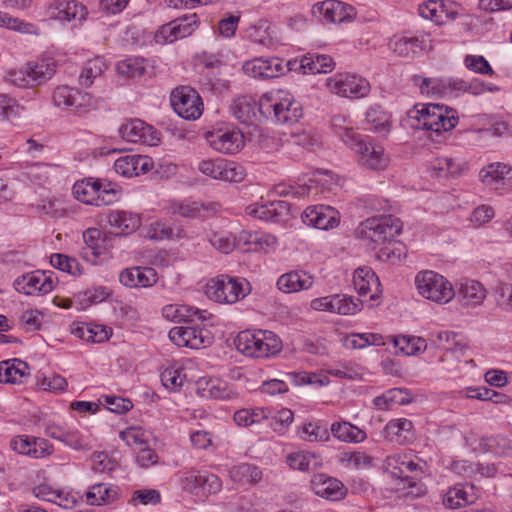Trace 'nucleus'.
Instances as JSON below:
<instances>
[{
	"label": "nucleus",
	"mask_w": 512,
	"mask_h": 512,
	"mask_svg": "<svg viewBox=\"0 0 512 512\" xmlns=\"http://www.w3.org/2000/svg\"><path fill=\"white\" fill-rule=\"evenodd\" d=\"M402 230V222L392 215L371 217L359 224L356 236L376 253L377 259L395 263L401 260L403 247L394 239Z\"/></svg>",
	"instance_id": "nucleus-1"
},
{
	"label": "nucleus",
	"mask_w": 512,
	"mask_h": 512,
	"mask_svg": "<svg viewBox=\"0 0 512 512\" xmlns=\"http://www.w3.org/2000/svg\"><path fill=\"white\" fill-rule=\"evenodd\" d=\"M258 110L260 116L282 125H293L303 116L302 105L291 94L281 90L263 94L259 98Z\"/></svg>",
	"instance_id": "nucleus-2"
},
{
	"label": "nucleus",
	"mask_w": 512,
	"mask_h": 512,
	"mask_svg": "<svg viewBox=\"0 0 512 512\" xmlns=\"http://www.w3.org/2000/svg\"><path fill=\"white\" fill-rule=\"evenodd\" d=\"M448 107L439 104H416L407 112V125L415 130L430 131V137L435 142L445 140V117Z\"/></svg>",
	"instance_id": "nucleus-3"
},
{
	"label": "nucleus",
	"mask_w": 512,
	"mask_h": 512,
	"mask_svg": "<svg viewBox=\"0 0 512 512\" xmlns=\"http://www.w3.org/2000/svg\"><path fill=\"white\" fill-rule=\"evenodd\" d=\"M234 344L240 353L255 358H267L282 349L280 338L267 330L241 331L236 336Z\"/></svg>",
	"instance_id": "nucleus-4"
},
{
	"label": "nucleus",
	"mask_w": 512,
	"mask_h": 512,
	"mask_svg": "<svg viewBox=\"0 0 512 512\" xmlns=\"http://www.w3.org/2000/svg\"><path fill=\"white\" fill-rule=\"evenodd\" d=\"M74 197L88 205L107 206L120 197V188L110 182L87 178L73 185Z\"/></svg>",
	"instance_id": "nucleus-5"
},
{
	"label": "nucleus",
	"mask_w": 512,
	"mask_h": 512,
	"mask_svg": "<svg viewBox=\"0 0 512 512\" xmlns=\"http://www.w3.org/2000/svg\"><path fill=\"white\" fill-rule=\"evenodd\" d=\"M251 292V285L245 278L221 274L210 279L205 287L206 295L219 303L233 304Z\"/></svg>",
	"instance_id": "nucleus-6"
},
{
	"label": "nucleus",
	"mask_w": 512,
	"mask_h": 512,
	"mask_svg": "<svg viewBox=\"0 0 512 512\" xmlns=\"http://www.w3.org/2000/svg\"><path fill=\"white\" fill-rule=\"evenodd\" d=\"M52 102L62 110H71L78 115H84L97 108V102L91 94L77 88L61 85L54 89Z\"/></svg>",
	"instance_id": "nucleus-7"
},
{
	"label": "nucleus",
	"mask_w": 512,
	"mask_h": 512,
	"mask_svg": "<svg viewBox=\"0 0 512 512\" xmlns=\"http://www.w3.org/2000/svg\"><path fill=\"white\" fill-rule=\"evenodd\" d=\"M186 326H176L170 329L169 339L179 347L191 349H202L209 347L214 336L212 332L204 325L186 323Z\"/></svg>",
	"instance_id": "nucleus-8"
},
{
	"label": "nucleus",
	"mask_w": 512,
	"mask_h": 512,
	"mask_svg": "<svg viewBox=\"0 0 512 512\" xmlns=\"http://www.w3.org/2000/svg\"><path fill=\"white\" fill-rule=\"evenodd\" d=\"M180 482L183 490L198 497H208L222 489L221 479L206 470L186 471L182 474Z\"/></svg>",
	"instance_id": "nucleus-9"
},
{
	"label": "nucleus",
	"mask_w": 512,
	"mask_h": 512,
	"mask_svg": "<svg viewBox=\"0 0 512 512\" xmlns=\"http://www.w3.org/2000/svg\"><path fill=\"white\" fill-rule=\"evenodd\" d=\"M329 91L341 97L363 98L370 92L369 82L355 74L337 73L326 80Z\"/></svg>",
	"instance_id": "nucleus-10"
},
{
	"label": "nucleus",
	"mask_w": 512,
	"mask_h": 512,
	"mask_svg": "<svg viewBox=\"0 0 512 512\" xmlns=\"http://www.w3.org/2000/svg\"><path fill=\"white\" fill-rule=\"evenodd\" d=\"M171 105L183 119L195 120L203 112V102L198 92L187 86L176 88L171 94Z\"/></svg>",
	"instance_id": "nucleus-11"
},
{
	"label": "nucleus",
	"mask_w": 512,
	"mask_h": 512,
	"mask_svg": "<svg viewBox=\"0 0 512 512\" xmlns=\"http://www.w3.org/2000/svg\"><path fill=\"white\" fill-rule=\"evenodd\" d=\"M296 64L297 61L284 63L282 59L275 57L269 59L255 58L245 62L243 70L245 74L253 78L271 79L283 75L286 68L288 70L295 69Z\"/></svg>",
	"instance_id": "nucleus-12"
},
{
	"label": "nucleus",
	"mask_w": 512,
	"mask_h": 512,
	"mask_svg": "<svg viewBox=\"0 0 512 512\" xmlns=\"http://www.w3.org/2000/svg\"><path fill=\"white\" fill-rule=\"evenodd\" d=\"M358 164L368 170L382 171L389 165V157L381 144L373 141L358 143L355 148Z\"/></svg>",
	"instance_id": "nucleus-13"
},
{
	"label": "nucleus",
	"mask_w": 512,
	"mask_h": 512,
	"mask_svg": "<svg viewBox=\"0 0 512 512\" xmlns=\"http://www.w3.org/2000/svg\"><path fill=\"white\" fill-rule=\"evenodd\" d=\"M312 14L330 23H343L354 19L356 10L353 6L338 0H325L312 6Z\"/></svg>",
	"instance_id": "nucleus-14"
},
{
	"label": "nucleus",
	"mask_w": 512,
	"mask_h": 512,
	"mask_svg": "<svg viewBox=\"0 0 512 512\" xmlns=\"http://www.w3.org/2000/svg\"><path fill=\"white\" fill-rule=\"evenodd\" d=\"M208 144L223 154H234L244 146V136L238 129H217L205 134Z\"/></svg>",
	"instance_id": "nucleus-15"
},
{
	"label": "nucleus",
	"mask_w": 512,
	"mask_h": 512,
	"mask_svg": "<svg viewBox=\"0 0 512 512\" xmlns=\"http://www.w3.org/2000/svg\"><path fill=\"white\" fill-rule=\"evenodd\" d=\"M416 288L420 295L431 301L441 303L446 295V279L431 270L419 272L415 277Z\"/></svg>",
	"instance_id": "nucleus-16"
},
{
	"label": "nucleus",
	"mask_w": 512,
	"mask_h": 512,
	"mask_svg": "<svg viewBox=\"0 0 512 512\" xmlns=\"http://www.w3.org/2000/svg\"><path fill=\"white\" fill-rule=\"evenodd\" d=\"M121 138L131 143L156 145L160 140L159 133L140 119H131L119 128Z\"/></svg>",
	"instance_id": "nucleus-17"
},
{
	"label": "nucleus",
	"mask_w": 512,
	"mask_h": 512,
	"mask_svg": "<svg viewBox=\"0 0 512 512\" xmlns=\"http://www.w3.org/2000/svg\"><path fill=\"white\" fill-rule=\"evenodd\" d=\"M13 285L16 291L25 295H45L54 288L51 276L39 270L16 278Z\"/></svg>",
	"instance_id": "nucleus-18"
},
{
	"label": "nucleus",
	"mask_w": 512,
	"mask_h": 512,
	"mask_svg": "<svg viewBox=\"0 0 512 512\" xmlns=\"http://www.w3.org/2000/svg\"><path fill=\"white\" fill-rule=\"evenodd\" d=\"M302 220L309 226L328 230L339 224V212L327 205L309 206L304 210Z\"/></svg>",
	"instance_id": "nucleus-19"
},
{
	"label": "nucleus",
	"mask_w": 512,
	"mask_h": 512,
	"mask_svg": "<svg viewBox=\"0 0 512 512\" xmlns=\"http://www.w3.org/2000/svg\"><path fill=\"white\" fill-rule=\"evenodd\" d=\"M353 283L360 296L370 294V306L377 305L375 302L381 294V284L376 273L370 267H360L355 270Z\"/></svg>",
	"instance_id": "nucleus-20"
},
{
	"label": "nucleus",
	"mask_w": 512,
	"mask_h": 512,
	"mask_svg": "<svg viewBox=\"0 0 512 512\" xmlns=\"http://www.w3.org/2000/svg\"><path fill=\"white\" fill-rule=\"evenodd\" d=\"M482 183L495 191L507 189L512 185V170L503 163H491L479 173Z\"/></svg>",
	"instance_id": "nucleus-21"
},
{
	"label": "nucleus",
	"mask_w": 512,
	"mask_h": 512,
	"mask_svg": "<svg viewBox=\"0 0 512 512\" xmlns=\"http://www.w3.org/2000/svg\"><path fill=\"white\" fill-rule=\"evenodd\" d=\"M424 37L411 32L395 34L389 41V48L399 57L414 58L424 49Z\"/></svg>",
	"instance_id": "nucleus-22"
},
{
	"label": "nucleus",
	"mask_w": 512,
	"mask_h": 512,
	"mask_svg": "<svg viewBox=\"0 0 512 512\" xmlns=\"http://www.w3.org/2000/svg\"><path fill=\"white\" fill-rule=\"evenodd\" d=\"M311 488L317 496L331 501L342 500L347 494V488L341 481L325 474L314 475Z\"/></svg>",
	"instance_id": "nucleus-23"
},
{
	"label": "nucleus",
	"mask_w": 512,
	"mask_h": 512,
	"mask_svg": "<svg viewBox=\"0 0 512 512\" xmlns=\"http://www.w3.org/2000/svg\"><path fill=\"white\" fill-rule=\"evenodd\" d=\"M290 204L287 201L277 200L264 204H251L246 208V214L264 221L278 222L288 216Z\"/></svg>",
	"instance_id": "nucleus-24"
},
{
	"label": "nucleus",
	"mask_w": 512,
	"mask_h": 512,
	"mask_svg": "<svg viewBox=\"0 0 512 512\" xmlns=\"http://www.w3.org/2000/svg\"><path fill=\"white\" fill-rule=\"evenodd\" d=\"M450 301L453 297L464 307H476L480 305L486 298V289L484 286L476 281L466 279L460 282L457 293L454 292L452 285L450 284Z\"/></svg>",
	"instance_id": "nucleus-25"
},
{
	"label": "nucleus",
	"mask_w": 512,
	"mask_h": 512,
	"mask_svg": "<svg viewBox=\"0 0 512 512\" xmlns=\"http://www.w3.org/2000/svg\"><path fill=\"white\" fill-rule=\"evenodd\" d=\"M162 315L173 322L193 323L195 321L205 322L212 317L206 310H199L186 305L170 304L162 309Z\"/></svg>",
	"instance_id": "nucleus-26"
},
{
	"label": "nucleus",
	"mask_w": 512,
	"mask_h": 512,
	"mask_svg": "<svg viewBox=\"0 0 512 512\" xmlns=\"http://www.w3.org/2000/svg\"><path fill=\"white\" fill-rule=\"evenodd\" d=\"M119 281L126 287H151L158 281V274L151 267H132L121 271Z\"/></svg>",
	"instance_id": "nucleus-27"
},
{
	"label": "nucleus",
	"mask_w": 512,
	"mask_h": 512,
	"mask_svg": "<svg viewBox=\"0 0 512 512\" xmlns=\"http://www.w3.org/2000/svg\"><path fill=\"white\" fill-rule=\"evenodd\" d=\"M152 167L151 159L143 155H125L114 162V170L124 177H133L144 174Z\"/></svg>",
	"instance_id": "nucleus-28"
},
{
	"label": "nucleus",
	"mask_w": 512,
	"mask_h": 512,
	"mask_svg": "<svg viewBox=\"0 0 512 512\" xmlns=\"http://www.w3.org/2000/svg\"><path fill=\"white\" fill-rule=\"evenodd\" d=\"M50 18L59 21L81 22L87 15V9L76 1H54L48 8Z\"/></svg>",
	"instance_id": "nucleus-29"
},
{
	"label": "nucleus",
	"mask_w": 512,
	"mask_h": 512,
	"mask_svg": "<svg viewBox=\"0 0 512 512\" xmlns=\"http://www.w3.org/2000/svg\"><path fill=\"white\" fill-rule=\"evenodd\" d=\"M298 181L299 183L297 187H290V191L285 193L292 194L294 197H301L312 193L317 194V186H327L332 182V177L329 171L317 170L314 171L307 179L305 177L298 178Z\"/></svg>",
	"instance_id": "nucleus-30"
},
{
	"label": "nucleus",
	"mask_w": 512,
	"mask_h": 512,
	"mask_svg": "<svg viewBox=\"0 0 512 512\" xmlns=\"http://www.w3.org/2000/svg\"><path fill=\"white\" fill-rule=\"evenodd\" d=\"M313 284V277L302 270L291 271L281 275L277 280V287L284 293H294L309 289Z\"/></svg>",
	"instance_id": "nucleus-31"
},
{
	"label": "nucleus",
	"mask_w": 512,
	"mask_h": 512,
	"mask_svg": "<svg viewBox=\"0 0 512 512\" xmlns=\"http://www.w3.org/2000/svg\"><path fill=\"white\" fill-rule=\"evenodd\" d=\"M413 436V424L408 418L392 419L384 428V437L398 444L410 442Z\"/></svg>",
	"instance_id": "nucleus-32"
},
{
	"label": "nucleus",
	"mask_w": 512,
	"mask_h": 512,
	"mask_svg": "<svg viewBox=\"0 0 512 512\" xmlns=\"http://www.w3.org/2000/svg\"><path fill=\"white\" fill-rule=\"evenodd\" d=\"M197 392L202 398L229 399L233 391L219 378H201L197 382Z\"/></svg>",
	"instance_id": "nucleus-33"
},
{
	"label": "nucleus",
	"mask_w": 512,
	"mask_h": 512,
	"mask_svg": "<svg viewBox=\"0 0 512 512\" xmlns=\"http://www.w3.org/2000/svg\"><path fill=\"white\" fill-rule=\"evenodd\" d=\"M109 225L116 230V234L129 235L133 233L141 223L137 214L123 210H113L108 214Z\"/></svg>",
	"instance_id": "nucleus-34"
},
{
	"label": "nucleus",
	"mask_w": 512,
	"mask_h": 512,
	"mask_svg": "<svg viewBox=\"0 0 512 512\" xmlns=\"http://www.w3.org/2000/svg\"><path fill=\"white\" fill-rule=\"evenodd\" d=\"M259 100L251 96L238 97L231 106V111L236 119L241 123L251 124L258 120L260 112L258 110Z\"/></svg>",
	"instance_id": "nucleus-35"
},
{
	"label": "nucleus",
	"mask_w": 512,
	"mask_h": 512,
	"mask_svg": "<svg viewBox=\"0 0 512 512\" xmlns=\"http://www.w3.org/2000/svg\"><path fill=\"white\" fill-rule=\"evenodd\" d=\"M29 374V366L22 360L10 359L0 362V383H22Z\"/></svg>",
	"instance_id": "nucleus-36"
},
{
	"label": "nucleus",
	"mask_w": 512,
	"mask_h": 512,
	"mask_svg": "<svg viewBox=\"0 0 512 512\" xmlns=\"http://www.w3.org/2000/svg\"><path fill=\"white\" fill-rule=\"evenodd\" d=\"M335 67L332 57L324 54L309 53L302 57L299 69L304 74L329 73Z\"/></svg>",
	"instance_id": "nucleus-37"
},
{
	"label": "nucleus",
	"mask_w": 512,
	"mask_h": 512,
	"mask_svg": "<svg viewBox=\"0 0 512 512\" xmlns=\"http://www.w3.org/2000/svg\"><path fill=\"white\" fill-rule=\"evenodd\" d=\"M367 129L374 133H389L392 127V117L381 106L370 107L365 114Z\"/></svg>",
	"instance_id": "nucleus-38"
},
{
	"label": "nucleus",
	"mask_w": 512,
	"mask_h": 512,
	"mask_svg": "<svg viewBox=\"0 0 512 512\" xmlns=\"http://www.w3.org/2000/svg\"><path fill=\"white\" fill-rule=\"evenodd\" d=\"M30 86H38L48 81L55 73V64L48 60L29 62L26 65Z\"/></svg>",
	"instance_id": "nucleus-39"
},
{
	"label": "nucleus",
	"mask_w": 512,
	"mask_h": 512,
	"mask_svg": "<svg viewBox=\"0 0 512 512\" xmlns=\"http://www.w3.org/2000/svg\"><path fill=\"white\" fill-rule=\"evenodd\" d=\"M71 333L79 339L92 343H102L109 338L104 327L87 323L73 324Z\"/></svg>",
	"instance_id": "nucleus-40"
},
{
	"label": "nucleus",
	"mask_w": 512,
	"mask_h": 512,
	"mask_svg": "<svg viewBox=\"0 0 512 512\" xmlns=\"http://www.w3.org/2000/svg\"><path fill=\"white\" fill-rule=\"evenodd\" d=\"M419 14L437 25H442L448 18V9L444 0H428L419 5Z\"/></svg>",
	"instance_id": "nucleus-41"
},
{
	"label": "nucleus",
	"mask_w": 512,
	"mask_h": 512,
	"mask_svg": "<svg viewBox=\"0 0 512 512\" xmlns=\"http://www.w3.org/2000/svg\"><path fill=\"white\" fill-rule=\"evenodd\" d=\"M476 499L477 494L472 484H455L453 488H450V509H456L468 504H472L476 501Z\"/></svg>",
	"instance_id": "nucleus-42"
},
{
	"label": "nucleus",
	"mask_w": 512,
	"mask_h": 512,
	"mask_svg": "<svg viewBox=\"0 0 512 512\" xmlns=\"http://www.w3.org/2000/svg\"><path fill=\"white\" fill-rule=\"evenodd\" d=\"M410 402L407 391L403 389H391L374 399V405L383 411L393 410V406H401Z\"/></svg>",
	"instance_id": "nucleus-43"
},
{
	"label": "nucleus",
	"mask_w": 512,
	"mask_h": 512,
	"mask_svg": "<svg viewBox=\"0 0 512 512\" xmlns=\"http://www.w3.org/2000/svg\"><path fill=\"white\" fill-rule=\"evenodd\" d=\"M230 477L240 484H254L262 479V471L253 464L243 463L230 470Z\"/></svg>",
	"instance_id": "nucleus-44"
},
{
	"label": "nucleus",
	"mask_w": 512,
	"mask_h": 512,
	"mask_svg": "<svg viewBox=\"0 0 512 512\" xmlns=\"http://www.w3.org/2000/svg\"><path fill=\"white\" fill-rule=\"evenodd\" d=\"M331 432L336 438L345 442H361L366 437L363 430L347 421L332 424Z\"/></svg>",
	"instance_id": "nucleus-45"
},
{
	"label": "nucleus",
	"mask_w": 512,
	"mask_h": 512,
	"mask_svg": "<svg viewBox=\"0 0 512 512\" xmlns=\"http://www.w3.org/2000/svg\"><path fill=\"white\" fill-rule=\"evenodd\" d=\"M394 346L406 356L417 355L426 349V341L420 337L399 335L393 337Z\"/></svg>",
	"instance_id": "nucleus-46"
},
{
	"label": "nucleus",
	"mask_w": 512,
	"mask_h": 512,
	"mask_svg": "<svg viewBox=\"0 0 512 512\" xmlns=\"http://www.w3.org/2000/svg\"><path fill=\"white\" fill-rule=\"evenodd\" d=\"M0 27L23 34H40V29L35 24L26 22L18 17L10 16L8 13L2 11H0Z\"/></svg>",
	"instance_id": "nucleus-47"
},
{
	"label": "nucleus",
	"mask_w": 512,
	"mask_h": 512,
	"mask_svg": "<svg viewBox=\"0 0 512 512\" xmlns=\"http://www.w3.org/2000/svg\"><path fill=\"white\" fill-rule=\"evenodd\" d=\"M107 68L102 58L97 57L87 61L79 76V83L84 87H90L94 79L99 77Z\"/></svg>",
	"instance_id": "nucleus-48"
},
{
	"label": "nucleus",
	"mask_w": 512,
	"mask_h": 512,
	"mask_svg": "<svg viewBox=\"0 0 512 512\" xmlns=\"http://www.w3.org/2000/svg\"><path fill=\"white\" fill-rule=\"evenodd\" d=\"M209 243L219 252L228 254L236 246V238L226 231H211L207 234Z\"/></svg>",
	"instance_id": "nucleus-49"
},
{
	"label": "nucleus",
	"mask_w": 512,
	"mask_h": 512,
	"mask_svg": "<svg viewBox=\"0 0 512 512\" xmlns=\"http://www.w3.org/2000/svg\"><path fill=\"white\" fill-rule=\"evenodd\" d=\"M299 436L310 442L324 441L329 439V431L319 420L304 423L299 430Z\"/></svg>",
	"instance_id": "nucleus-50"
},
{
	"label": "nucleus",
	"mask_w": 512,
	"mask_h": 512,
	"mask_svg": "<svg viewBox=\"0 0 512 512\" xmlns=\"http://www.w3.org/2000/svg\"><path fill=\"white\" fill-rule=\"evenodd\" d=\"M115 497V490L103 483L93 485L86 493L87 502L90 505H102L114 500Z\"/></svg>",
	"instance_id": "nucleus-51"
},
{
	"label": "nucleus",
	"mask_w": 512,
	"mask_h": 512,
	"mask_svg": "<svg viewBox=\"0 0 512 512\" xmlns=\"http://www.w3.org/2000/svg\"><path fill=\"white\" fill-rule=\"evenodd\" d=\"M145 70V60L141 57H130L117 64L118 73L126 77H140L145 73Z\"/></svg>",
	"instance_id": "nucleus-52"
},
{
	"label": "nucleus",
	"mask_w": 512,
	"mask_h": 512,
	"mask_svg": "<svg viewBox=\"0 0 512 512\" xmlns=\"http://www.w3.org/2000/svg\"><path fill=\"white\" fill-rule=\"evenodd\" d=\"M186 380L182 367L170 366L161 373V382L169 390L177 391Z\"/></svg>",
	"instance_id": "nucleus-53"
},
{
	"label": "nucleus",
	"mask_w": 512,
	"mask_h": 512,
	"mask_svg": "<svg viewBox=\"0 0 512 512\" xmlns=\"http://www.w3.org/2000/svg\"><path fill=\"white\" fill-rule=\"evenodd\" d=\"M363 303L352 296L334 295V313L340 315H353L362 309Z\"/></svg>",
	"instance_id": "nucleus-54"
},
{
	"label": "nucleus",
	"mask_w": 512,
	"mask_h": 512,
	"mask_svg": "<svg viewBox=\"0 0 512 512\" xmlns=\"http://www.w3.org/2000/svg\"><path fill=\"white\" fill-rule=\"evenodd\" d=\"M346 346L362 349L369 345H384L383 337L375 333H354L346 338Z\"/></svg>",
	"instance_id": "nucleus-55"
},
{
	"label": "nucleus",
	"mask_w": 512,
	"mask_h": 512,
	"mask_svg": "<svg viewBox=\"0 0 512 512\" xmlns=\"http://www.w3.org/2000/svg\"><path fill=\"white\" fill-rule=\"evenodd\" d=\"M287 464L295 470L309 471L318 464L317 457L309 452L299 451L287 456Z\"/></svg>",
	"instance_id": "nucleus-56"
},
{
	"label": "nucleus",
	"mask_w": 512,
	"mask_h": 512,
	"mask_svg": "<svg viewBox=\"0 0 512 512\" xmlns=\"http://www.w3.org/2000/svg\"><path fill=\"white\" fill-rule=\"evenodd\" d=\"M50 263L54 268L73 276H77L82 273L79 262L75 258L68 257L65 254H52L50 256Z\"/></svg>",
	"instance_id": "nucleus-57"
},
{
	"label": "nucleus",
	"mask_w": 512,
	"mask_h": 512,
	"mask_svg": "<svg viewBox=\"0 0 512 512\" xmlns=\"http://www.w3.org/2000/svg\"><path fill=\"white\" fill-rule=\"evenodd\" d=\"M99 407L104 406L108 411L115 414H125L133 408L131 400L118 396L105 395L99 398Z\"/></svg>",
	"instance_id": "nucleus-58"
},
{
	"label": "nucleus",
	"mask_w": 512,
	"mask_h": 512,
	"mask_svg": "<svg viewBox=\"0 0 512 512\" xmlns=\"http://www.w3.org/2000/svg\"><path fill=\"white\" fill-rule=\"evenodd\" d=\"M83 239L86 244V249L89 250L94 257H98L102 254L104 240L102 238V232L99 229H87L83 233Z\"/></svg>",
	"instance_id": "nucleus-59"
},
{
	"label": "nucleus",
	"mask_w": 512,
	"mask_h": 512,
	"mask_svg": "<svg viewBox=\"0 0 512 512\" xmlns=\"http://www.w3.org/2000/svg\"><path fill=\"white\" fill-rule=\"evenodd\" d=\"M196 17V14H192L170 22L176 40L184 38L193 32L194 26L196 25Z\"/></svg>",
	"instance_id": "nucleus-60"
},
{
	"label": "nucleus",
	"mask_w": 512,
	"mask_h": 512,
	"mask_svg": "<svg viewBox=\"0 0 512 512\" xmlns=\"http://www.w3.org/2000/svg\"><path fill=\"white\" fill-rule=\"evenodd\" d=\"M244 178L245 170L240 164L224 159L221 171L222 181L239 183Z\"/></svg>",
	"instance_id": "nucleus-61"
},
{
	"label": "nucleus",
	"mask_w": 512,
	"mask_h": 512,
	"mask_svg": "<svg viewBox=\"0 0 512 512\" xmlns=\"http://www.w3.org/2000/svg\"><path fill=\"white\" fill-rule=\"evenodd\" d=\"M341 461L355 469H365L372 465L373 458L364 452H344Z\"/></svg>",
	"instance_id": "nucleus-62"
},
{
	"label": "nucleus",
	"mask_w": 512,
	"mask_h": 512,
	"mask_svg": "<svg viewBox=\"0 0 512 512\" xmlns=\"http://www.w3.org/2000/svg\"><path fill=\"white\" fill-rule=\"evenodd\" d=\"M119 436L129 446L144 445L147 441V435L145 431L137 426H132L122 430Z\"/></svg>",
	"instance_id": "nucleus-63"
},
{
	"label": "nucleus",
	"mask_w": 512,
	"mask_h": 512,
	"mask_svg": "<svg viewBox=\"0 0 512 512\" xmlns=\"http://www.w3.org/2000/svg\"><path fill=\"white\" fill-rule=\"evenodd\" d=\"M464 63L469 70L481 75H492V67L483 56L467 55Z\"/></svg>",
	"instance_id": "nucleus-64"
}]
</instances>
